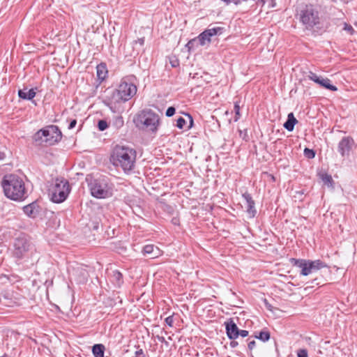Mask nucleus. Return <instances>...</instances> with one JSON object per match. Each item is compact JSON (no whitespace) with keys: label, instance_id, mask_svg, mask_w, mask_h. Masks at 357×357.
Listing matches in <instances>:
<instances>
[{"label":"nucleus","instance_id":"f257e3e1","mask_svg":"<svg viewBox=\"0 0 357 357\" xmlns=\"http://www.w3.org/2000/svg\"><path fill=\"white\" fill-rule=\"evenodd\" d=\"M137 152L127 146L116 145L109 160L116 168H121L126 174H131L135 167Z\"/></svg>","mask_w":357,"mask_h":357},{"label":"nucleus","instance_id":"f03ea898","mask_svg":"<svg viewBox=\"0 0 357 357\" xmlns=\"http://www.w3.org/2000/svg\"><path fill=\"white\" fill-rule=\"evenodd\" d=\"M5 195L14 201H22L27 197L24 182L15 174L5 175L1 181Z\"/></svg>","mask_w":357,"mask_h":357},{"label":"nucleus","instance_id":"7ed1b4c3","mask_svg":"<svg viewBox=\"0 0 357 357\" xmlns=\"http://www.w3.org/2000/svg\"><path fill=\"white\" fill-rule=\"evenodd\" d=\"M296 17L307 30L315 31L321 28V15L317 5H302L297 10Z\"/></svg>","mask_w":357,"mask_h":357},{"label":"nucleus","instance_id":"20e7f679","mask_svg":"<svg viewBox=\"0 0 357 357\" xmlns=\"http://www.w3.org/2000/svg\"><path fill=\"white\" fill-rule=\"evenodd\" d=\"M35 251V245L28 235L21 234L14 239L12 255L16 261H27L32 257Z\"/></svg>","mask_w":357,"mask_h":357},{"label":"nucleus","instance_id":"39448f33","mask_svg":"<svg viewBox=\"0 0 357 357\" xmlns=\"http://www.w3.org/2000/svg\"><path fill=\"white\" fill-rule=\"evenodd\" d=\"M136 126L155 132L160 123L159 116L151 109L139 112L134 119Z\"/></svg>","mask_w":357,"mask_h":357},{"label":"nucleus","instance_id":"423d86ee","mask_svg":"<svg viewBox=\"0 0 357 357\" xmlns=\"http://www.w3.org/2000/svg\"><path fill=\"white\" fill-rule=\"evenodd\" d=\"M88 185L91 195L95 198L106 199L113 195L112 184L105 176L91 180Z\"/></svg>","mask_w":357,"mask_h":357},{"label":"nucleus","instance_id":"0eeeda50","mask_svg":"<svg viewBox=\"0 0 357 357\" xmlns=\"http://www.w3.org/2000/svg\"><path fill=\"white\" fill-rule=\"evenodd\" d=\"M70 191V187L68 180L63 178H56L53 185L49 189V196L54 203L64 202Z\"/></svg>","mask_w":357,"mask_h":357},{"label":"nucleus","instance_id":"6e6552de","mask_svg":"<svg viewBox=\"0 0 357 357\" xmlns=\"http://www.w3.org/2000/svg\"><path fill=\"white\" fill-rule=\"evenodd\" d=\"M289 261L294 266L301 268L300 274L303 276H307L323 268L327 267L326 264L319 259L312 261L310 259L291 258Z\"/></svg>","mask_w":357,"mask_h":357},{"label":"nucleus","instance_id":"1a4fd4ad","mask_svg":"<svg viewBox=\"0 0 357 357\" xmlns=\"http://www.w3.org/2000/svg\"><path fill=\"white\" fill-rule=\"evenodd\" d=\"M137 91V86L128 77H126L122 79L116 90V93L118 100L126 102L130 100L136 94Z\"/></svg>","mask_w":357,"mask_h":357},{"label":"nucleus","instance_id":"9d476101","mask_svg":"<svg viewBox=\"0 0 357 357\" xmlns=\"http://www.w3.org/2000/svg\"><path fill=\"white\" fill-rule=\"evenodd\" d=\"M45 143L53 145L61 141L62 133L57 126L50 125L44 128Z\"/></svg>","mask_w":357,"mask_h":357},{"label":"nucleus","instance_id":"9b49d317","mask_svg":"<svg viewBox=\"0 0 357 357\" xmlns=\"http://www.w3.org/2000/svg\"><path fill=\"white\" fill-rule=\"evenodd\" d=\"M354 144V139L351 137H344L340 141L337 146V151L342 157L344 158L349 155Z\"/></svg>","mask_w":357,"mask_h":357},{"label":"nucleus","instance_id":"f8f14e48","mask_svg":"<svg viewBox=\"0 0 357 357\" xmlns=\"http://www.w3.org/2000/svg\"><path fill=\"white\" fill-rule=\"evenodd\" d=\"M307 77L309 79L312 80L315 83L319 84L321 86L331 90L332 91H336L337 90V88L331 84V80L328 78H323L321 77L317 76V74L309 72V75H307Z\"/></svg>","mask_w":357,"mask_h":357},{"label":"nucleus","instance_id":"ddd939ff","mask_svg":"<svg viewBox=\"0 0 357 357\" xmlns=\"http://www.w3.org/2000/svg\"><path fill=\"white\" fill-rule=\"evenodd\" d=\"M226 333L229 340H236L238 337V331L237 325L230 319L225 323Z\"/></svg>","mask_w":357,"mask_h":357},{"label":"nucleus","instance_id":"4468645a","mask_svg":"<svg viewBox=\"0 0 357 357\" xmlns=\"http://www.w3.org/2000/svg\"><path fill=\"white\" fill-rule=\"evenodd\" d=\"M38 88H32L29 89L27 87H24L22 89L18 90V96L22 100H32V102L36 105L34 100H33V98L36 96V91Z\"/></svg>","mask_w":357,"mask_h":357},{"label":"nucleus","instance_id":"2eb2a0df","mask_svg":"<svg viewBox=\"0 0 357 357\" xmlns=\"http://www.w3.org/2000/svg\"><path fill=\"white\" fill-rule=\"evenodd\" d=\"M40 209L37 202H33L23 207L24 213L31 218H35L40 213Z\"/></svg>","mask_w":357,"mask_h":357},{"label":"nucleus","instance_id":"dca6fc26","mask_svg":"<svg viewBox=\"0 0 357 357\" xmlns=\"http://www.w3.org/2000/svg\"><path fill=\"white\" fill-rule=\"evenodd\" d=\"M243 199L246 201V211L250 215V217L253 218L255 216L257 213V210L255 208V203L253 200L252 196L248 192H245L243 194Z\"/></svg>","mask_w":357,"mask_h":357},{"label":"nucleus","instance_id":"f3484780","mask_svg":"<svg viewBox=\"0 0 357 357\" xmlns=\"http://www.w3.org/2000/svg\"><path fill=\"white\" fill-rule=\"evenodd\" d=\"M298 123L297 119L295 118L292 112L289 113L287 116V119L284 123V128L289 132H291L294 129L295 125Z\"/></svg>","mask_w":357,"mask_h":357},{"label":"nucleus","instance_id":"a211bd4d","mask_svg":"<svg viewBox=\"0 0 357 357\" xmlns=\"http://www.w3.org/2000/svg\"><path fill=\"white\" fill-rule=\"evenodd\" d=\"M96 71L98 79L100 81L105 80L108 73L107 65L105 63H100L96 66Z\"/></svg>","mask_w":357,"mask_h":357},{"label":"nucleus","instance_id":"6ab92c4d","mask_svg":"<svg viewBox=\"0 0 357 357\" xmlns=\"http://www.w3.org/2000/svg\"><path fill=\"white\" fill-rule=\"evenodd\" d=\"M155 250L157 251L159 250V249L157 247H155L152 244L146 245L143 248L142 252L144 255H151V258H155L157 257V252L154 253Z\"/></svg>","mask_w":357,"mask_h":357},{"label":"nucleus","instance_id":"aec40b11","mask_svg":"<svg viewBox=\"0 0 357 357\" xmlns=\"http://www.w3.org/2000/svg\"><path fill=\"white\" fill-rule=\"evenodd\" d=\"M45 131H44V128L39 130L38 132H36L33 136V139L34 141V142L36 143V145L37 146H40L41 145L43 142H45L44 141V139H45Z\"/></svg>","mask_w":357,"mask_h":357},{"label":"nucleus","instance_id":"412c9836","mask_svg":"<svg viewBox=\"0 0 357 357\" xmlns=\"http://www.w3.org/2000/svg\"><path fill=\"white\" fill-rule=\"evenodd\" d=\"M222 28L221 27H213L211 29H207L203 31V37L206 36L208 38L211 39V37L220 34L222 33Z\"/></svg>","mask_w":357,"mask_h":357},{"label":"nucleus","instance_id":"4be33fe9","mask_svg":"<svg viewBox=\"0 0 357 357\" xmlns=\"http://www.w3.org/2000/svg\"><path fill=\"white\" fill-rule=\"evenodd\" d=\"M222 28L221 27H213L211 29H207L203 31V37L206 36L208 38L211 39V37L220 34L222 33Z\"/></svg>","mask_w":357,"mask_h":357},{"label":"nucleus","instance_id":"5701e85b","mask_svg":"<svg viewBox=\"0 0 357 357\" xmlns=\"http://www.w3.org/2000/svg\"><path fill=\"white\" fill-rule=\"evenodd\" d=\"M105 346L102 344H94L92 347V353L95 357H104Z\"/></svg>","mask_w":357,"mask_h":357},{"label":"nucleus","instance_id":"b1692460","mask_svg":"<svg viewBox=\"0 0 357 357\" xmlns=\"http://www.w3.org/2000/svg\"><path fill=\"white\" fill-rule=\"evenodd\" d=\"M254 337L255 338L265 342H267L270 339L271 334H270L269 331L266 328H265L259 333H255Z\"/></svg>","mask_w":357,"mask_h":357},{"label":"nucleus","instance_id":"393cba45","mask_svg":"<svg viewBox=\"0 0 357 357\" xmlns=\"http://www.w3.org/2000/svg\"><path fill=\"white\" fill-rule=\"evenodd\" d=\"M200 45L199 43L198 42V38L196 37L193 39H191L186 44V47L188 49L189 51L194 50L197 47H198Z\"/></svg>","mask_w":357,"mask_h":357},{"label":"nucleus","instance_id":"a878e982","mask_svg":"<svg viewBox=\"0 0 357 357\" xmlns=\"http://www.w3.org/2000/svg\"><path fill=\"white\" fill-rule=\"evenodd\" d=\"M112 278L114 282L116 283L118 286H120L123 283V275L119 271H114L112 273Z\"/></svg>","mask_w":357,"mask_h":357},{"label":"nucleus","instance_id":"bb28decb","mask_svg":"<svg viewBox=\"0 0 357 357\" xmlns=\"http://www.w3.org/2000/svg\"><path fill=\"white\" fill-rule=\"evenodd\" d=\"M321 179L323 183L328 186H332L333 183V180L332 176L326 173L321 174L320 175Z\"/></svg>","mask_w":357,"mask_h":357},{"label":"nucleus","instance_id":"cd10ccee","mask_svg":"<svg viewBox=\"0 0 357 357\" xmlns=\"http://www.w3.org/2000/svg\"><path fill=\"white\" fill-rule=\"evenodd\" d=\"M198 42L201 46H204L206 44H209L211 42V39L208 38L206 36L203 37V32H202L198 36Z\"/></svg>","mask_w":357,"mask_h":357},{"label":"nucleus","instance_id":"c85d7f7f","mask_svg":"<svg viewBox=\"0 0 357 357\" xmlns=\"http://www.w3.org/2000/svg\"><path fill=\"white\" fill-rule=\"evenodd\" d=\"M234 109L235 112L234 121H237L241 118L240 105L238 101L234 102Z\"/></svg>","mask_w":357,"mask_h":357},{"label":"nucleus","instance_id":"c756f323","mask_svg":"<svg viewBox=\"0 0 357 357\" xmlns=\"http://www.w3.org/2000/svg\"><path fill=\"white\" fill-rule=\"evenodd\" d=\"M123 119L121 116H117L114 120V125L116 128H119L123 126Z\"/></svg>","mask_w":357,"mask_h":357},{"label":"nucleus","instance_id":"7c9ffc66","mask_svg":"<svg viewBox=\"0 0 357 357\" xmlns=\"http://www.w3.org/2000/svg\"><path fill=\"white\" fill-rule=\"evenodd\" d=\"M315 151L313 149L305 148L304 149V155L308 159H312L315 157Z\"/></svg>","mask_w":357,"mask_h":357},{"label":"nucleus","instance_id":"2f4dec72","mask_svg":"<svg viewBox=\"0 0 357 357\" xmlns=\"http://www.w3.org/2000/svg\"><path fill=\"white\" fill-rule=\"evenodd\" d=\"M108 126L107 122L104 119L99 120L98 122V128L100 131L105 130Z\"/></svg>","mask_w":357,"mask_h":357},{"label":"nucleus","instance_id":"473e14b6","mask_svg":"<svg viewBox=\"0 0 357 357\" xmlns=\"http://www.w3.org/2000/svg\"><path fill=\"white\" fill-rule=\"evenodd\" d=\"M186 121L184 118L180 116L176 121V127L179 129L184 128Z\"/></svg>","mask_w":357,"mask_h":357},{"label":"nucleus","instance_id":"72a5a7b5","mask_svg":"<svg viewBox=\"0 0 357 357\" xmlns=\"http://www.w3.org/2000/svg\"><path fill=\"white\" fill-rule=\"evenodd\" d=\"M169 63L173 68H176L179 66V61L175 56L169 57Z\"/></svg>","mask_w":357,"mask_h":357},{"label":"nucleus","instance_id":"f704fd0d","mask_svg":"<svg viewBox=\"0 0 357 357\" xmlns=\"http://www.w3.org/2000/svg\"><path fill=\"white\" fill-rule=\"evenodd\" d=\"M297 357H308L307 350L306 349H300L297 351Z\"/></svg>","mask_w":357,"mask_h":357},{"label":"nucleus","instance_id":"c9c22d12","mask_svg":"<svg viewBox=\"0 0 357 357\" xmlns=\"http://www.w3.org/2000/svg\"><path fill=\"white\" fill-rule=\"evenodd\" d=\"M175 112H176L175 107L171 106L167 108V109L166 110L165 114L167 116L171 117L175 114Z\"/></svg>","mask_w":357,"mask_h":357},{"label":"nucleus","instance_id":"e433bc0d","mask_svg":"<svg viewBox=\"0 0 357 357\" xmlns=\"http://www.w3.org/2000/svg\"><path fill=\"white\" fill-rule=\"evenodd\" d=\"M165 323L169 326H173V323H174V318H173V316H169L167 317L166 319H165Z\"/></svg>","mask_w":357,"mask_h":357},{"label":"nucleus","instance_id":"4c0bfd02","mask_svg":"<svg viewBox=\"0 0 357 357\" xmlns=\"http://www.w3.org/2000/svg\"><path fill=\"white\" fill-rule=\"evenodd\" d=\"M185 114V116H187L188 117V119H189L190 122H189L188 129H190V128H191L193 126V125H194L193 119H192V116L190 114H187V113H186V114Z\"/></svg>","mask_w":357,"mask_h":357},{"label":"nucleus","instance_id":"58836bf2","mask_svg":"<svg viewBox=\"0 0 357 357\" xmlns=\"http://www.w3.org/2000/svg\"><path fill=\"white\" fill-rule=\"evenodd\" d=\"M249 332L246 330H240L238 331V336H241L243 337H245L248 335Z\"/></svg>","mask_w":357,"mask_h":357},{"label":"nucleus","instance_id":"ea45409f","mask_svg":"<svg viewBox=\"0 0 357 357\" xmlns=\"http://www.w3.org/2000/svg\"><path fill=\"white\" fill-rule=\"evenodd\" d=\"M135 357H146L144 351L140 349L135 351Z\"/></svg>","mask_w":357,"mask_h":357},{"label":"nucleus","instance_id":"a19ab883","mask_svg":"<svg viewBox=\"0 0 357 357\" xmlns=\"http://www.w3.org/2000/svg\"><path fill=\"white\" fill-rule=\"evenodd\" d=\"M344 30H346V31H349L350 33L354 31V29L351 26V25H350L349 24H347V23H344Z\"/></svg>","mask_w":357,"mask_h":357},{"label":"nucleus","instance_id":"79ce46f5","mask_svg":"<svg viewBox=\"0 0 357 357\" xmlns=\"http://www.w3.org/2000/svg\"><path fill=\"white\" fill-rule=\"evenodd\" d=\"M256 346V342L255 340L250 341L248 344L249 350H252Z\"/></svg>","mask_w":357,"mask_h":357},{"label":"nucleus","instance_id":"37998d69","mask_svg":"<svg viewBox=\"0 0 357 357\" xmlns=\"http://www.w3.org/2000/svg\"><path fill=\"white\" fill-rule=\"evenodd\" d=\"M134 43L139 44L141 46H143L144 44V38L143 37V38H138L137 40L134 41Z\"/></svg>","mask_w":357,"mask_h":357},{"label":"nucleus","instance_id":"c03bdc74","mask_svg":"<svg viewBox=\"0 0 357 357\" xmlns=\"http://www.w3.org/2000/svg\"><path fill=\"white\" fill-rule=\"evenodd\" d=\"M76 124H77V120H76V119H73V120L70 122V123H69V125H68V129H73V128H74L75 127Z\"/></svg>","mask_w":357,"mask_h":357},{"label":"nucleus","instance_id":"a18cd8bd","mask_svg":"<svg viewBox=\"0 0 357 357\" xmlns=\"http://www.w3.org/2000/svg\"><path fill=\"white\" fill-rule=\"evenodd\" d=\"M231 341L229 343V345L231 348H235L238 345V342H236L235 340H231Z\"/></svg>","mask_w":357,"mask_h":357},{"label":"nucleus","instance_id":"49530a36","mask_svg":"<svg viewBox=\"0 0 357 357\" xmlns=\"http://www.w3.org/2000/svg\"><path fill=\"white\" fill-rule=\"evenodd\" d=\"M157 339L162 343H165L166 344H168L167 342L165 340V337L162 336L157 335Z\"/></svg>","mask_w":357,"mask_h":357},{"label":"nucleus","instance_id":"de8ad7c7","mask_svg":"<svg viewBox=\"0 0 357 357\" xmlns=\"http://www.w3.org/2000/svg\"><path fill=\"white\" fill-rule=\"evenodd\" d=\"M244 132H244V135H243V136L242 137V138H243V139H244L245 141L248 142V141L249 140V137H248V134H247V130H244Z\"/></svg>","mask_w":357,"mask_h":357},{"label":"nucleus","instance_id":"09e8293b","mask_svg":"<svg viewBox=\"0 0 357 357\" xmlns=\"http://www.w3.org/2000/svg\"><path fill=\"white\" fill-rule=\"evenodd\" d=\"M172 222L174 224V225H178V222H179V220L178 218H172Z\"/></svg>","mask_w":357,"mask_h":357},{"label":"nucleus","instance_id":"8fccbe9b","mask_svg":"<svg viewBox=\"0 0 357 357\" xmlns=\"http://www.w3.org/2000/svg\"><path fill=\"white\" fill-rule=\"evenodd\" d=\"M271 1V7L275 8L276 6L275 0H270Z\"/></svg>","mask_w":357,"mask_h":357},{"label":"nucleus","instance_id":"3c124183","mask_svg":"<svg viewBox=\"0 0 357 357\" xmlns=\"http://www.w3.org/2000/svg\"><path fill=\"white\" fill-rule=\"evenodd\" d=\"M6 157V155L3 152L0 151V160H3Z\"/></svg>","mask_w":357,"mask_h":357},{"label":"nucleus","instance_id":"603ef678","mask_svg":"<svg viewBox=\"0 0 357 357\" xmlns=\"http://www.w3.org/2000/svg\"><path fill=\"white\" fill-rule=\"evenodd\" d=\"M265 303H266V307H267V309L271 310V305L270 304H268L266 301H265Z\"/></svg>","mask_w":357,"mask_h":357},{"label":"nucleus","instance_id":"864d4df0","mask_svg":"<svg viewBox=\"0 0 357 357\" xmlns=\"http://www.w3.org/2000/svg\"><path fill=\"white\" fill-rule=\"evenodd\" d=\"M344 3H348L349 2L351 1L352 0H341Z\"/></svg>","mask_w":357,"mask_h":357},{"label":"nucleus","instance_id":"5fc2aeb1","mask_svg":"<svg viewBox=\"0 0 357 357\" xmlns=\"http://www.w3.org/2000/svg\"><path fill=\"white\" fill-rule=\"evenodd\" d=\"M315 280H317V279H315L314 280H312V281L311 282V284H314V282H315Z\"/></svg>","mask_w":357,"mask_h":357}]
</instances>
